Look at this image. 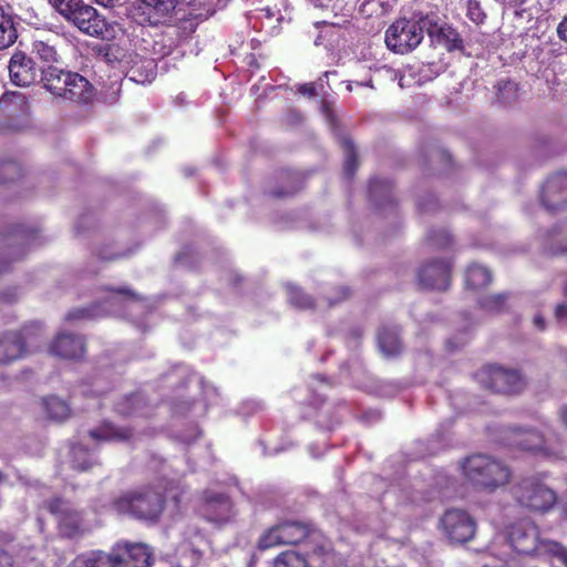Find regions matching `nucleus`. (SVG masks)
Masks as SVG:
<instances>
[{
	"instance_id": "49530a36",
	"label": "nucleus",
	"mask_w": 567,
	"mask_h": 567,
	"mask_svg": "<svg viewBox=\"0 0 567 567\" xmlns=\"http://www.w3.org/2000/svg\"><path fill=\"white\" fill-rule=\"evenodd\" d=\"M96 307H83V308H74L70 310L65 315V320L69 322L79 321V320H89L95 317Z\"/></svg>"
},
{
	"instance_id": "4c0bfd02",
	"label": "nucleus",
	"mask_w": 567,
	"mask_h": 567,
	"mask_svg": "<svg viewBox=\"0 0 567 567\" xmlns=\"http://www.w3.org/2000/svg\"><path fill=\"white\" fill-rule=\"evenodd\" d=\"M143 403L140 394L133 393L123 396L114 404V411L122 417H130L137 413Z\"/></svg>"
},
{
	"instance_id": "c03bdc74",
	"label": "nucleus",
	"mask_w": 567,
	"mask_h": 567,
	"mask_svg": "<svg viewBox=\"0 0 567 567\" xmlns=\"http://www.w3.org/2000/svg\"><path fill=\"white\" fill-rule=\"evenodd\" d=\"M44 506L58 520L73 509L70 502L60 496L48 499Z\"/></svg>"
},
{
	"instance_id": "20e7f679",
	"label": "nucleus",
	"mask_w": 567,
	"mask_h": 567,
	"mask_svg": "<svg viewBox=\"0 0 567 567\" xmlns=\"http://www.w3.org/2000/svg\"><path fill=\"white\" fill-rule=\"evenodd\" d=\"M546 473L522 477L512 487L515 502L533 513L546 514L558 503L557 492L547 483Z\"/></svg>"
},
{
	"instance_id": "412c9836",
	"label": "nucleus",
	"mask_w": 567,
	"mask_h": 567,
	"mask_svg": "<svg viewBox=\"0 0 567 567\" xmlns=\"http://www.w3.org/2000/svg\"><path fill=\"white\" fill-rule=\"evenodd\" d=\"M8 69L11 82L17 86H28L37 81L35 63L22 51L12 54Z\"/></svg>"
},
{
	"instance_id": "a878e982",
	"label": "nucleus",
	"mask_w": 567,
	"mask_h": 567,
	"mask_svg": "<svg viewBox=\"0 0 567 567\" xmlns=\"http://www.w3.org/2000/svg\"><path fill=\"white\" fill-rule=\"evenodd\" d=\"M393 185L385 178H372L369 182V195L378 208L385 205L396 206L392 197Z\"/></svg>"
},
{
	"instance_id": "9d476101",
	"label": "nucleus",
	"mask_w": 567,
	"mask_h": 567,
	"mask_svg": "<svg viewBox=\"0 0 567 567\" xmlns=\"http://www.w3.org/2000/svg\"><path fill=\"white\" fill-rule=\"evenodd\" d=\"M440 527L450 543L465 544L474 538L477 524L466 511L449 508L440 518Z\"/></svg>"
},
{
	"instance_id": "393cba45",
	"label": "nucleus",
	"mask_w": 567,
	"mask_h": 567,
	"mask_svg": "<svg viewBox=\"0 0 567 567\" xmlns=\"http://www.w3.org/2000/svg\"><path fill=\"white\" fill-rule=\"evenodd\" d=\"M279 185L271 188L268 195L275 199L295 196L303 188V176L291 169H281L277 175Z\"/></svg>"
},
{
	"instance_id": "de8ad7c7",
	"label": "nucleus",
	"mask_w": 567,
	"mask_h": 567,
	"mask_svg": "<svg viewBox=\"0 0 567 567\" xmlns=\"http://www.w3.org/2000/svg\"><path fill=\"white\" fill-rule=\"evenodd\" d=\"M466 17L476 24H480L485 20L486 14L478 1L468 0L466 4Z\"/></svg>"
},
{
	"instance_id": "c9c22d12",
	"label": "nucleus",
	"mask_w": 567,
	"mask_h": 567,
	"mask_svg": "<svg viewBox=\"0 0 567 567\" xmlns=\"http://www.w3.org/2000/svg\"><path fill=\"white\" fill-rule=\"evenodd\" d=\"M68 567H111L106 553L96 550L75 557Z\"/></svg>"
},
{
	"instance_id": "423d86ee",
	"label": "nucleus",
	"mask_w": 567,
	"mask_h": 567,
	"mask_svg": "<svg viewBox=\"0 0 567 567\" xmlns=\"http://www.w3.org/2000/svg\"><path fill=\"white\" fill-rule=\"evenodd\" d=\"M315 524L310 520L282 519L259 535L256 548L265 551L279 546H297L312 536Z\"/></svg>"
},
{
	"instance_id": "58836bf2",
	"label": "nucleus",
	"mask_w": 567,
	"mask_h": 567,
	"mask_svg": "<svg viewBox=\"0 0 567 567\" xmlns=\"http://www.w3.org/2000/svg\"><path fill=\"white\" fill-rule=\"evenodd\" d=\"M155 68L156 65L153 60H147L141 68L138 65H134L131 69L130 79L137 83H150L155 79Z\"/></svg>"
},
{
	"instance_id": "a19ab883",
	"label": "nucleus",
	"mask_w": 567,
	"mask_h": 567,
	"mask_svg": "<svg viewBox=\"0 0 567 567\" xmlns=\"http://www.w3.org/2000/svg\"><path fill=\"white\" fill-rule=\"evenodd\" d=\"M542 550L545 555L557 559L564 567H567V547L556 540H543Z\"/></svg>"
},
{
	"instance_id": "f257e3e1",
	"label": "nucleus",
	"mask_w": 567,
	"mask_h": 567,
	"mask_svg": "<svg viewBox=\"0 0 567 567\" xmlns=\"http://www.w3.org/2000/svg\"><path fill=\"white\" fill-rule=\"evenodd\" d=\"M166 489L162 481L140 485L120 494L111 506L118 514L156 523L165 509Z\"/></svg>"
},
{
	"instance_id": "4d7b16f0",
	"label": "nucleus",
	"mask_w": 567,
	"mask_h": 567,
	"mask_svg": "<svg viewBox=\"0 0 567 567\" xmlns=\"http://www.w3.org/2000/svg\"><path fill=\"white\" fill-rule=\"evenodd\" d=\"M534 324L535 327H537L539 330H544L546 324H545V319L542 315H536L534 317Z\"/></svg>"
},
{
	"instance_id": "6ab92c4d",
	"label": "nucleus",
	"mask_w": 567,
	"mask_h": 567,
	"mask_svg": "<svg viewBox=\"0 0 567 567\" xmlns=\"http://www.w3.org/2000/svg\"><path fill=\"white\" fill-rule=\"evenodd\" d=\"M422 22L434 44L444 48L449 52L463 49V40L460 33L451 25L440 24L429 16H422Z\"/></svg>"
},
{
	"instance_id": "bf43d9fd",
	"label": "nucleus",
	"mask_w": 567,
	"mask_h": 567,
	"mask_svg": "<svg viewBox=\"0 0 567 567\" xmlns=\"http://www.w3.org/2000/svg\"><path fill=\"white\" fill-rule=\"evenodd\" d=\"M503 89L514 90L515 92L517 91L516 84L512 81H506L503 83V85L499 83L498 90L502 91Z\"/></svg>"
},
{
	"instance_id": "4468645a",
	"label": "nucleus",
	"mask_w": 567,
	"mask_h": 567,
	"mask_svg": "<svg viewBox=\"0 0 567 567\" xmlns=\"http://www.w3.org/2000/svg\"><path fill=\"white\" fill-rule=\"evenodd\" d=\"M175 6V0H136L131 14L138 24L157 25L169 18Z\"/></svg>"
},
{
	"instance_id": "f03ea898",
	"label": "nucleus",
	"mask_w": 567,
	"mask_h": 567,
	"mask_svg": "<svg viewBox=\"0 0 567 567\" xmlns=\"http://www.w3.org/2000/svg\"><path fill=\"white\" fill-rule=\"evenodd\" d=\"M465 481L475 489L495 493L509 484L513 473L503 461L484 453H475L461 463Z\"/></svg>"
},
{
	"instance_id": "052dcab7",
	"label": "nucleus",
	"mask_w": 567,
	"mask_h": 567,
	"mask_svg": "<svg viewBox=\"0 0 567 567\" xmlns=\"http://www.w3.org/2000/svg\"><path fill=\"white\" fill-rule=\"evenodd\" d=\"M97 4L103 6L104 8H112L115 6L117 0H94Z\"/></svg>"
},
{
	"instance_id": "5fc2aeb1",
	"label": "nucleus",
	"mask_w": 567,
	"mask_h": 567,
	"mask_svg": "<svg viewBox=\"0 0 567 567\" xmlns=\"http://www.w3.org/2000/svg\"><path fill=\"white\" fill-rule=\"evenodd\" d=\"M556 31L558 38L567 43V16L558 23Z\"/></svg>"
},
{
	"instance_id": "7ed1b4c3",
	"label": "nucleus",
	"mask_w": 567,
	"mask_h": 567,
	"mask_svg": "<svg viewBox=\"0 0 567 567\" xmlns=\"http://www.w3.org/2000/svg\"><path fill=\"white\" fill-rule=\"evenodd\" d=\"M43 87L65 101L86 104L94 97V86L78 72L48 65L41 70Z\"/></svg>"
},
{
	"instance_id": "8fccbe9b",
	"label": "nucleus",
	"mask_w": 567,
	"mask_h": 567,
	"mask_svg": "<svg viewBox=\"0 0 567 567\" xmlns=\"http://www.w3.org/2000/svg\"><path fill=\"white\" fill-rule=\"evenodd\" d=\"M104 290L116 293L125 299L138 301L141 300V297L131 288L128 287H120V288H112V287H105Z\"/></svg>"
},
{
	"instance_id": "aec40b11",
	"label": "nucleus",
	"mask_w": 567,
	"mask_h": 567,
	"mask_svg": "<svg viewBox=\"0 0 567 567\" xmlns=\"http://www.w3.org/2000/svg\"><path fill=\"white\" fill-rule=\"evenodd\" d=\"M49 350L55 357L76 360L85 354L86 342L80 334L63 332L52 340Z\"/></svg>"
},
{
	"instance_id": "338daca9",
	"label": "nucleus",
	"mask_w": 567,
	"mask_h": 567,
	"mask_svg": "<svg viewBox=\"0 0 567 567\" xmlns=\"http://www.w3.org/2000/svg\"><path fill=\"white\" fill-rule=\"evenodd\" d=\"M7 478L6 474L0 470V483L4 482Z\"/></svg>"
},
{
	"instance_id": "6e6552de",
	"label": "nucleus",
	"mask_w": 567,
	"mask_h": 567,
	"mask_svg": "<svg viewBox=\"0 0 567 567\" xmlns=\"http://www.w3.org/2000/svg\"><path fill=\"white\" fill-rule=\"evenodd\" d=\"M424 30L422 17L398 19L385 31V44L394 53H409L420 45L424 38Z\"/></svg>"
},
{
	"instance_id": "774afa93",
	"label": "nucleus",
	"mask_w": 567,
	"mask_h": 567,
	"mask_svg": "<svg viewBox=\"0 0 567 567\" xmlns=\"http://www.w3.org/2000/svg\"><path fill=\"white\" fill-rule=\"evenodd\" d=\"M564 295L567 297V284L564 287Z\"/></svg>"
},
{
	"instance_id": "79ce46f5",
	"label": "nucleus",
	"mask_w": 567,
	"mask_h": 567,
	"mask_svg": "<svg viewBox=\"0 0 567 567\" xmlns=\"http://www.w3.org/2000/svg\"><path fill=\"white\" fill-rule=\"evenodd\" d=\"M429 245L436 249H447L453 245V237L446 229H433L427 236Z\"/></svg>"
},
{
	"instance_id": "473e14b6",
	"label": "nucleus",
	"mask_w": 567,
	"mask_h": 567,
	"mask_svg": "<svg viewBox=\"0 0 567 567\" xmlns=\"http://www.w3.org/2000/svg\"><path fill=\"white\" fill-rule=\"evenodd\" d=\"M42 405L48 417L51 420L64 421L71 415V409L68 402L55 395L43 398Z\"/></svg>"
},
{
	"instance_id": "c85d7f7f",
	"label": "nucleus",
	"mask_w": 567,
	"mask_h": 567,
	"mask_svg": "<svg viewBox=\"0 0 567 567\" xmlns=\"http://www.w3.org/2000/svg\"><path fill=\"white\" fill-rule=\"evenodd\" d=\"M17 38L18 32L11 12L3 6H0V50L11 47L17 41Z\"/></svg>"
},
{
	"instance_id": "680f3d73",
	"label": "nucleus",
	"mask_w": 567,
	"mask_h": 567,
	"mask_svg": "<svg viewBox=\"0 0 567 567\" xmlns=\"http://www.w3.org/2000/svg\"><path fill=\"white\" fill-rule=\"evenodd\" d=\"M354 85L357 86H369V87H373V83H372V79L370 78L369 80L367 81H363V82H358L355 81L354 82Z\"/></svg>"
},
{
	"instance_id": "cd10ccee",
	"label": "nucleus",
	"mask_w": 567,
	"mask_h": 567,
	"mask_svg": "<svg viewBox=\"0 0 567 567\" xmlns=\"http://www.w3.org/2000/svg\"><path fill=\"white\" fill-rule=\"evenodd\" d=\"M544 241L549 255L558 256L567 254V221L549 230Z\"/></svg>"
},
{
	"instance_id": "e2e57ef3",
	"label": "nucleus",
	"mask_w": 567,
	"mask_h": 567,
	"mask_svg": "<svg viewBox=\"0 0 567 567\" xmlns=\"http://www.w3.org/2000/svg\"><path fill=\"white\" fill-rule=\"evenodd\" d=\"M441 157H442V159H443L445 163H447V164L452 163V156H451V154H450V153H447V152H445V151H441Z\"/></svg>"
},
{
	"instance_id": "e433bc0d",
	"label": "nucleus",
	"mask_w": 567,
	"mask_h": 567,
	"mask_svg": "<svg viewBox=\"0 0 567 567\" xmlns=\"http://www.w3.org/2000/svg\"><path fill=\"white\" fill-rule=\"evenodd\" d=\"M341 146H342L344 155H346L344 164H343V172H344V175L349 179H351L354 176V174L358 169V166H359L357 150H355L353 141L349 137L342 138Z\"/></svg>"
},
{
	"instance_id": "0eeeda50",
	"label": "nucleus",
	"mask_w": 567,
	"mask_h": 567,
	"mask_svg": "<svg viewBox=\"0 0 567 567\" xmlns=\"http://www.w3.org/2000/svg\"><path fill=\"white\" fill-rule=\"evenodd\" d=\"M475 379L484 389L505 395L518 394L526 386V380L518 370L495 363L477 370Z\"/></svg>"
},
{
	"instance_id": "13d9d810",
	"label": "nucleus",
	"mask_w": 567,
	"mask_h": 567,
	"mask_svg": "<svg viewBox=\"0 0 567 567\" xmlns=\"http://www.w3.org/2000/svg\"><path fill=\"white\" fill-rule=\"evenodd\" d=\"M559 419L560 421L564 423V425L567 427V403L564 404L560 409H559Z\"/></svg>"
},
{
	"instance_id": "37998d69",
	"label": "nucleus",
	"mask_w": 567,
	"mask_h": 567,
	"mask_svg": "<svg viewBox=\"0 0 567 567\" xmlns=\"http://www.w3.org/2000/svg\"><path fill=\"white\" fill-rule=\"evenodd\" d=\"M32 52L44 62L56 61L58 52L48 41L35 40L32 44Z\"/></svg>"
},
{
	"instance_id": "864d4df0",
	"label": "nucleus",
	"mask_w": 567,
	"mask_h": 567,
	"mask_svg": "<svg viewBox=\"0 0 567 567\" xmlns=\"http://www.w3.org/2000/svg\"><path fill=\"white\" fill-rule=\"evenodd\" d=\"M555 317L558 322L567 326V305H558L555 310Z\"/></svg>"
},
{
	"instance_id": "dca6fc26",
	"label": "nucleus",
	"mask_w": 567,
	"mask_h": 567,
	"mask_svg": "<svg viewBox=\"0 0 567 567\" xmlns=\"http://www.w3.org/2000/svg\"><path fill=\"white\" fill-rule=\"evenodd\" d=\"M507 444L515 450L542 454L550 457L554 453L545 446L543 434L533 429L513 427L505 432Z\"/></svg>"
},
{
	"instance_id": "3c124183",
	"label": "nucleus",
	"mask_w": 567,
	"mask_h": 567,
	"mask_svg": "<svg viewBox=\"0 0 567 567\" xmlns=\"http://www.w3.org/2000/svg\"><path fill=\"white\" fill-rule=\"evenodd\" d=\"M18 300L17 288H8L0 292V303H13Z\"/></svg>"
},
{
	"instance_id": "f8f14e48",
	"label": "nucleus",
	"mask_w": 567,
	"mask_h": 567,
	"mask_svg": "<svg viewBox=\"0 0 567 567\" xmlns=\"http://www.w3.org/2000/svg\"><path fill=\"white\" fill-rule=\"evenodd\" d=\"M199 511L207 522L217 526L230 523L236 516L231 498L227 494L213 491L203 492Z\"/></svg>"
},
{
	"instance_id": "2f4dec72",
	"label": "nucleus",
	"mask_w": 567,
	"mask_h": 567,
	"mask_svg": "<svg viewBox=\"0 0 567 567\" xmlns=\"http://www.w3.org/2000/svg\"><path fill=\"white\" fill-rule=\"evenodd\" d=\"M492 282L491 271L481 265H471L466 269L465 286L468 289H481L487 287Z\"/></svg>"
},
{
	"instance_id": "4be33fe9",
	"label": "nucleus",
	"mask_w": 567,
	"mask_h": 567,
	"mask_svg": "<svg viewBox=\"0 0 567 567\" xmlns=\"http://www.w3.org/2000/svg\"><path fill=\"white\" fill-rule=\"evenodd\" d=\"M25 330L7 331L0 336V365L10 364L25 354Z\"/></svg>"
},
{
	"instance_id": "c756f323",
	"label": "nucleus",
	"mask_w": 567,
	"mask_h": 567,
	"mask_svg": "<svg viewBox=\"0 0 567 567\" xmlns=\"http://www.w3.org/2000/svg\"><path fill=\"white\" fill-rule=\"evenodd\" d=\"M71 466L78 472H87L100 463L92 456L89 447L74 444L71 449Z\"/></svg>"
},
{
	"instance_id": "2eb2a0df",
	"label": "nucleus",
	"mask_w": 567,
	"mask_h": 567,
	"mask_svg": "<svg viewBox=\"0 0 567 567\" xmlns=\"http://www.w3.org/2000/svg\"><path fill=\"white\" fill-rule=\"evenodd\" d=\"M452 264L446 259H434L417 271V282L424 289L444 291L451 284Z\"/></svg>"
},
{
	"instance_id": "bb28decb",
	"label": "nucleus",
	"mask_w": 567,
	"mask_h": 567,
	"mask_svg": "<svg viewBox=\"0 0 567 567\" xmlns=\"http://www.w3.org/2000/svg\"><path fill=\"white\" fill-rule=\"evenodd\" d=\"M378 343L382 353L388 358L399 355L402 351L396 327H382L378 333Z\"/></svg>"
},
{
	"instance_id": "ddd939ff",
	"label": "nucleus",
	"mask_w": 567,
	"mask_h": 567,
	"mask_svg": "<svg viewBox=\"0 0 567 567\" xmlns=\"http://www.w3.org/2000/svg\"><path fill=\"white\" fill-rule=\"evenodd\" d=\"M0 112L7 117L0 122V134L18 132L29 113V102L21 93H6L0 99Z\"/></svg>"
},
{
	"instance_id": "a18cd8bd",
	"label": "nucleus",
	"mask_w": 567,
	"mask_h": 567,
	"mask_svg": "<svg viewBox=\"0 0 567 567\" xmlns=\"http://www.w3.org/2000/svg\"><path fill=\"white\" fill-rule=\"evenodd\" d=\"M506 300L505 293L489 295L480 300V307L489 312H501L505 309Z\"/></svg>"
},
{
	"instance_id": "69168bd1",
	"label": "nucleus",
	"mask_w": 567,
	"mask_h": 567,
	"mask_svg": "<svg viewBox=\"0 0 567 567\" xmlns=\"http://www.w3.org/2000/svg\"><path fill=\"white\" fill-rule=\"evenodd\" d=\"M353 86H354V81H349L348 85H347L348 91L351 92L353 90Z\"/></svg>"
},
{
	"instance_id": "f3484780",
	"label": "nucleus",
	"mask_w": 567,
	"mask_h": 567,
	"mask_svg": "<svg viewBox=\"0 0 567 567\" xmlns=\"http://www.w3.org/2000/svg\"><path fill=\"white\" fill-rule=\"evenodd\" d=\"M508 543L518 555L533 556L542 550L539 532L534 524L518 523L509 527Z\"/></svg>"
},
{
	"instance_id": "6e6d98bb",
	"label": "nucleus",
	"mask_w": 567,
	"mask_h": 567,
	"mask_svg": "<svg viewBox=\"0 0 567 567\" xmlns=\"http://www.w3.org/2000/svg\"><path fill=\"white\" fill-rule=\"evenodd\" d=\"M0 567H13V557L2 548H0Z\"/></svg>"
},
{
	"instance_id": "9b49d317",
	"label": "nucleus",
	"mask_w": 567,
	"mask_h": 567,
	"mask_svg": "<svg viewBox=\"0 0 567 567\" xmlns=\"http://www.w3.org/2000/svg\"><path fill=\"white\" fill-rule=\"evenodd\" d=\"M111 567H151L153 553L142 543L121 542L106 553Z\"/></svg>"
},
{
	"instance_id": "603ef678",
	"label": "nucleus",
	"mask_w": 567,
	"mask_h": 567,
	"mask_svg": "<svg viewBox=\"0 0 567 567\" xmlns=\"http://www.w3.org/2000/svg\"><path fill=\"white\" fill-rule=\"evenodd\" d=\"M298 93L307 96V97H315L317 94L316 86L313 83H305L299 85Z\"/></svg>"
},
{
	"instance_id": "5701e85b",
	"label": "nucleus",
	"mask_w": 567,
	"mask_h": 567,
	"mask_svg": "<svg viewBox=\"0 0 567 567\" xmlns=\"http://www.w3.org/2000/svg\"><path fill=\"white\" fill-rule=\"evenodd\" d=\"M89 436L97 442H130L134 436L132 426H121L109 420L102 421L96 427L89 431Z\"/></svg>"
},
{
	"instance_id": "72a5a7b5",
	"label": "nucleus",
	"mask_w": 567,
	"mask_h": 567,
	"mask_svg": "<svg viewBox=\"0 0 567 567\" xmlns=\"http://www.w3.org/2000/svg\"><path fill=\"white\" fill-rule=\"evenodd\" d=\"M288 302L300 310H312L316 308L315 299L298 286L287 287Z\"/></svg>"
},
{
	"instance_id": "7c9ffc66",
	"label": "nucleus",
	"mask_w": 567,
	"mask_h": 567,
	"mask_svg": "<svg viewBox=\"0 0 567 567\" xmlns=\"http://www.w3.org/2000/svg\"><path fill=\"white\" fill-rule=\"evenodd\" d=\"M83 518L74 508L58 520L59 533L66 538H74L82 534Z\"/></svg>"
},
{
	"instance_id": "f704fd0d",
	"label": "nucleus",
	"mask_w": 567,
	"mask_h": 567,
	"mask_svg": "<svg viewBox=\"0 0 567 567\" xmlns=\"http://www.w3.org/2000/svg\"><path fill=\"white\" fill-rule=\"evenodd\" d=\"M272 567H312V564L301 553L289 549L275 557Z\"/></svg>"
},
{
	"instance_id": "1a4fd4ad",
	"label": "nucleus",
	"mask_w": 567,
	"mask_h": 567,
	"mask_svg": "<svg viewBox=\"0 0 567 567\" xmlns=\"http://www.w3.org/2000/svg\"><path fill=\"white\" fill-rule=\"evenodd\" d=\"M37 231L35 228L18 224L0 235V274L9 271L12 262L21 260L25 256L27 247L35 237Z\"/></svg>"
},
{
	"instance_id": "a211bd4d",
	"label": "nucleus",
	"mask_w": 567,
	"mask_h": 567,
	"mask_svg": "<svg viewBox=\"0 0 567 567\" xmlns=\"http://www.w3.org/2000/svg\"><path fill=\"white\" fill-rule=\"evenodd\" d=\"M540 202L549 213H556L567 206V172L555 173L546 179Z\"/></svg>"
},
{
	"instance_id": "b1692460",
	"label": "nucleus",
	"mask_w": 567,
	"mask_h": 567,
	"mask_svg": "<svg viewBox=\"0 0 567 567\" xmlns=\"http://www.w3.org/2000/svg\"><path fill=\"white\" fill-rule=\"evenodd\" d=\"M309 548L303 555L312 567H324L327 559L332 558L334 554L333 544L316 526L312 536L308 537Z\"/></svg>"
},
{
	"instance_id": "0e129e2a",
	"label": "nucleus",
	"mask_w": 567,
	"mask_h": 567,
	"mask_svg": "<svg viewBox=\"0 0 567 567\" xmlns=\"http://www.w3.org/2000/svg\"><path fill=\"white\" fill-rule=\"evenodd\" d=\"M561 514H563V517L565 519H567V495H566V499L564 501L563 506H561Z\"/></svg>"
},
{
	"instance_id": "ea45409f",
	"label": "nucleus",
	"mask_w": 567,
	"mask_h": 567,
	"mask_svg": "<svg viewBox=\"0 0 567 567\" xmlns=\"http://www.w3.org/2000/svg\"><path fill=\"white\" fill-rule=\"evenodd\" d=\"M22 176L21 165L13 161L0 162V184H8L19 179Z\"/></svg>"
},
{
	"instance_id": "09e8293b",
	"label": "nucleus",
	"mask_w": 567,
	"mask_h": 567,
	"mask_svg": "<svg viewBox=\"0 0 567 567\" xmlns=\"http://www.w3.org/2000/svg\"><path fill=\"white\" fill-rule=\"evenodd\" d=\"M350 289L346 286H337L332 288L331 295L327 296V302L329 307H333L350 297Z\"/></svg>"
},
{
	"instance_id": "39448f33",
	"label": "nucleus",
	"mask_w": 567,
	"mask_h": 567,
	"mask_svg": "<svg viewBox=\"0 0 567 567\" xmlns=\"http://www.w3.org/2000/svg\"><path fill=\"white\" fill-rule=\"evenodd\" d=\"M61 13L82 33L100 40L114 38V28L99 11L83 0H62Z\"/></svg>"
}]
</instances>
